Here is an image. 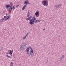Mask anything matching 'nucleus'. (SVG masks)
<instances>
[{
    "mask_svg": "<svg viewBox=\"0 0 66 66\" xmlns=\"http://www.w3.org/2000/svg\"><path fill=\"white\" fill-rule=\"evenodd\" d=\"M30 49L31 50L29 51V53L28 54L30 56H34V51L33 50L31 47H30Z\"/></svg>",
    "mask_w": 66,
    "mask_h": 66,
    "instance_id": "1",
    "label": "nucleus"
},
{
    "mask_svg": "<svg viewBox=\"0 0 66 66\" xmlns=\"http://www.w3.org/2000/svg\"><path fill=\"white\" fill-rule=\"evenodd\" d=\"M36 21V18L35 17H33L32 19L30 20V23L31 25H32V24H34V22H35Z\"/></svg>",
    "mask_w": 66,
    "mask_h": 66,
    "instance_id": "2",
    "label": "nucleus"
},
{
    "mask_svg": "<svg viewBox=\"0 0 66 66\" xmlns=\"http://www.w3.org/2000/svg\"><path fill=\"white\" fill-rule=\"evenodd\" d=\"M48 1L47 0H45L43 1L42 2V3L44 6H47L48 5Z\"/></svg>",
    "mask_w": 66,
    "mask_h": 66,
    "instance_id": "3",
    "label": "nucleus"
},
{
    "mask_svg": "<svg viewBox=\"0 0 66 66\" xmlns=\"http://www.w3.org/2000/svg\"><path fill=\"white\" fill-rule=\"evenodd\" d=\"M26 48V45L24 44H22L20 45V49L21 50H24Z\"/></svg>",
    "mask_w": 66,
    "mask_h": 66,
    "instance_id": "4",
    "label": "nucleus"
},
{
    "mask_svg": "<svg viewBox=\"0 0 66 66\" xmlns=\"http://www.w3.org/2000/svg\"><path fill=\"white\" fill-rule=\"evenodd\" d=\"M9 52H8L7 53V54H9L11 55V56H13V50H10L9 51Z\"/></svg>",
    "mask_w": 66,
    "mask_h": 66,
    "instance_id": "5",
    "label": "nucleus"
},
{
    "mask_svg": "<svg viewBox=\"0 0 66 66\" xmlns=\"http://www.w3.org/2000/svg\"><path fill=\"white\" fill-rule=\"evenodd\" d=\"M24 4H25V5H27V4H30L28 1H26L24 2Z\"/></svg>",
    "mask_w": 66,
    "mask_h": 66,
    "instance_id": "6",
    "label": "nucleus"
},
{
    "mask_svg": "<svg viewBox=\"0 0 66 66\" xmlns=\"http://www.w3.org/2000/svg\"><path fill=\"white\" fill-rule=\"evenodd\" d=\"M62 5V4H60L58 5H55V6L57 8V9H58L59 8H60L61 6Z\"/></svg>",
    "mask_w": 66,
    "mask_h": 66,
    "instance_id": "7",
    "label": "nucleus"
},
{
    "mask_svg": "<svg viewBox=\"0 0 66 66\" xmlns=\"http://www.w3.org/2000/svg\"><path fill=\"white\" fill-rule=\"evenodd\" d=\"M35 15L36 17H38L39 15V12L37 11L35 13Z\"/></svg>",
    "mask_w": 66,
    "mask_h": 66,
    "instance_id": "8",
    "label": "nucleus"
},
{
    "mask_svg": "<svg viewBox=\"0 0 66 66\" xmlns=\"http://www.w3.org/2000/svg\"><path fill=\"white\" fill-rule=\"evenodd\" d=\"M32 17H33V16L31 15V16H30L29 17H28V18H27L26 19V20L27 21H28V20H30V19H31V18H32Z\"/></svg>",
    "mask_w": 66,
    "mask_h": 66,
    "instance_id": "9",
    "label": "nucleus"
},
{
    "mask_svg": "<svg viewBox=\"0 0 66 66\" xmlns=\"http://www.w3.org/2000/svg\"><path fill=\"white\" fill-rule=\"evenodd\" d=\"M31 46H30L29 47H27V48L26 51L27 52V54H28L29 53V50H30V47Z\"/></svg>",
    "mask_w": 66,
    "mask_h": 66,
    "instance_id": "10",
    "label": "nucleus"
},
{
    "mask_svg": "<svg viewBox=\"0 0 66 66\" xmlns=\"http://www.w3.org/2000/svg\"><path fill=\"white\" fill-rule=\"evenodd\" d=\"M28 34L29 33H27V34H26L25 36L23 38L22 40H24V39H25L26 38V37H27V36L28 35Z\"/></svg>",
    "mask_w": 66,
    "mask_h": 66,
    "instance_id": "11",
    "label": "nucleus"
},
{
    "mask_svg": "<svg viewBox=\"0 0 66 66\" xmlns=\"http://www.w3.org/2000/svg\"><path fill=\"white\" fill-rule=\"evenodd\" d=\"M12 7H10V8H9V9H8L9 11H11V10H12V11L13 10H14V9H13V8H12Z\"/></svg>",
    "mask_w": 66,
    "mask_h": 66,
    "instance_id": "12",
    "label": "nucleus"
},
{
    "mask_svg": "<svg viewBox=\"0 0 66 66\" xmlns=\"http://www.w3.org/2000/svg\"><path fill=\"white\" fill-rule=\"evenodd\" d=\"M26 6H27V5H25L23 6L22 9V10L23 11H24V9H25V8H26Z\"/></svg>",
    "mask_w": 66,
    "mask_h": 66,
    "instance_id": "13",
    "label": "nucleus"
},
{
    "mask_svg": "<svg viewBox=\"0 0 66 66\" xmlns=\"http://www.w3.org/2000/svg\"><path fill=\"white\" fill-rule=\"evenodd\" d=\"M40 20H36L35 22V23H38V22H40Z\"/></svg>",
    "mask_w": 66,
    "mask_h": 66,
    "instance_id": "14",
    "label": "nucleus"
},
{
    "mask_svg": "<svg viewBox=\"0 0 66 66\" xmlns=\"http://www.w3.org/2000/svg\"><path fill=\"white\" fill-rule=\"evenodd\" d=\"M30 13L29 12H28L27 13V17H29L30 16Z\"/></svg>",
    "mask_w": 66,
    "mask_h": 66,
    "instance_id": "15",
    "label": "nucleus"
},
{
    "mask_svg": "<svg viewBox=\"0 0 66 66\" xmlns=\"http://www.w3.org/2000/svg\"><path fill=\"white\" fill-rule=\"evenodd\" d=\"M5 6L6 8H10V5H6Z\"/></svg>",
    "mask_w": 66,
    "mask_h": 66,
    "instance_id": "16",
    "label": "nucleus"
},
{
    "mask_svg": "<svg viewBox=\"0 0 66 66\" xmlns=\"http://www.w3.org/2000/svg\"><path fill=\"white\" fill-rule=\"evenodd\" d=\"M64 57H65V55H62V56L61 58V60H62L63 59H64Z\"/></svg>",
    "mask_w": 66,
    "mask_h": 66,
    "instance_id": "17",
    "label": "nucleus"
},
{
    "mask_svg": "<svg viewBox=\"0 0 66 66\" xmlns=\"http://www.w3.org/2000/svg\"><path fill=\"white\" fill-rule=\"evenodd\" d=\"M6 56L8 57V58H9L10 59H11V57L9 56L7 54L6 55Z\"/></svg>",
    "mask_w": 66,
    "mask_h": 66,
    "instance_id": "18",
    "label": "nucleus"
},
{
    "mask_svg": "<svg viewBox=\"0 0 66 66\" xmlns=\"http://www.w3.org/2000/svg\"><path fill=\"white\" fill-rule=\"evenodd\" d=\"M10 4L11 5H10V7H12L13 5V3L11 2L10 3Z\"/></svg>",
    "mask_w": 66,
    "mask_h": 66,
    "instance_id": "19",
    "label": "nucleus"
},
{
    "mask_svg": "<svg viewBox=\"0 0 66 66\" xmlns=\"http://www.w3.org/2000/svg\"><path fill=\"white\" fill-rule=\"evenodd\" d=\"M4 19V18H3L0 20V22H3V20Z\"/></svg>",
    "mask_w": 66,
    "mask_h": 66,
    "instance_id": "20",
    "label": "nucleus"
},
{
    "mask_svg": "<svg viewBox=\"0 0 66 66\" xmlns=\"http://www.w3.org/2000/svg\"><path fill=\"white\" fill-rule=\"evenodd\" d=\"M10 15H9L7 17H6L7 19H9L10 18Z\"/></svg>",
    "mask_w": 66,
    "mask_h": 66,
    "instance_id": "21",
    "label": "nucleus"
},
{
    "mask_svg": "<svg viewBox=\"0 0 66 66\" xmlns=\"http://www.w3.org/2000/svg\"><path fill=\"white\" fill-rule=\"evenodd\" d=\"M13 62H12L10 63L11 65H13Z\"/></svg>",
    "mask_w": 66,
    "mask_h": 66,
    "instance_id": "22",
    "label": "nucleus"
},
{
    "mask_svg": "<svg viewBox=\"0 0 66 66\" xmlns=\"http://www.w3.org/2000/svg\"><path fill=\"white\" fill-rule=\"evenodd\" d=\"M5 18H5H6V17L5 16H4V18Z\"/></svg>",
    "mask_w": 66,
    "mask_h": 66,
    "instance_id": "23",
    "label": "nucleus"
},
{
    "mask_svg": "<svg viewBox=\"0 0 66 66\" xmlns=\"http://www.w3.org/2000/svg\"><path fill=\"white\" fill-rule=\"evenodd\" d=\"M12 7H13V9H14H14H15V7L14 6H13Z\"/></svg>",
    "mask_w": 66,
    "mask_h": 66,
    "instance_id": "24",
    "label": "nucleus"
},
{
    "mask_svg": "<svg viewBox=\"0 0 66 66\" xmlns=\"http://www.w3.org/2000/svg\"><path fill=\"white\" fill-rule=\"evenodd\" d=\"M18 6H19V5H18L16 6V7H18Z\"/></svg>",
    "mask_w": 66,
    "mask_h": 66,
    "instance_id": "25",
    "label": "nucleus"
},
{
    "mask_svg": "<svg viewBox=\"0 0 66 66\" xmlns=\"http://www.w3.org/2000/svg\"><path fill=\"white\" fill-rule=\"evenodd\" d=\"M5 20H6L7 19V18H6L5 19Z\"/></svg>",
    "mask_w": 66,
    "mask_h": 66,
    "instance_id": "26",
    "label": "nucleus"
},
{
    "mask_svg": "<svg viewBox=\"0 0 66 66\" xmlns=\"http://www.w3.org/2000/svg\"><path fill=\"white\" fill-rule=\"evenodd\" d=\"M28 11L29 12H30V10H28Z\"/></svg>",
    "mask_w": 66,
    "mask_h": 66,
    "instance_id": "27",
    "label": "nucleus"
},
{
    "mask_svg": "<svg viewBox=\"0 0 66 66\" xmlns=\"http://www.w3.org/2000/svg\"><path fill=\"white\" fill-rule=\"evenodd\" d=\"M7 15H8L7 13H6V15L7 16Z\"/></svg>",
    "mask_w": 66,
    "mask_h": 66,
    "instance_id": "28",
    "label": "nucleus"
},
{
    "mask_svg": "<svg viewBox=\"0 0 66 66\" xmlns=\"http://www.w3.org/2000/svg\"><path fill=\"white\" fill-rule=\"evenodd\" d=\"M10 66H13V65H11Z\"/></svg>",
    "mask_w": 66,
    "mask_h": 66,
    "instance_id": "29",
    "label": "nucleus"
},
{
    "mask_svg": "<svg viewBox=\"0 0 66 66\" xmlns=\"http://www.w3.org/2000/svg\"><path fill=\"white\" fill-rule=\"evenodd\" d=\"M43 30H45V29H43Z\"/></svg>",
    "mask_w": 66,
    "mask_h": 66,
    "instance_id": "30",
    "label": "nucleus"
},
{
    "mask_svg": "<svg viewBox=\"0 0 66 66\" xmlns=\"http://www.w3.org/2000/svg\"><path fill=\"white\" fill-rule=\"evenodd\" d=\"M1 52L0 51V53Z\"/></svg>",
    "mask_w": 66,
    "mask_h": 66,
    "instance_id": "31",
    "label": "nucleus"
}]
</instances>
